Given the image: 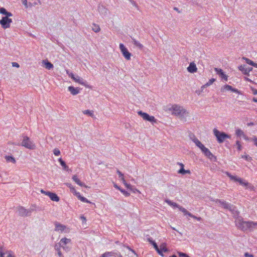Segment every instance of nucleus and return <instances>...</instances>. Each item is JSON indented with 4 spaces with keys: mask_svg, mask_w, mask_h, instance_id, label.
Listing matches in <instances>:
<instances>
[{
    "mask_svg": "<svg viewBox=\"0 0 257 257\" xmlns=\"http://www.w3.org/2000/svg\"><path fill=\"white\" fill-rule=\"evenodd\" d=\"M252 141L254 142V145H255L257 147V138L254 137L253 138Z\"/></svg>",
    "mask_w": 257,
    "mask_h": 257,
    "instance_id": "60",
    "label": "nucleus"
},
{
    "mask_svg": "<svg viewBox=\"0 0 257 257\" xmlns=\"http://www.w3.org/2000/svg\"><path fill=\"white\" fill-rule=\"evenodd\" d=\"M202 152H203L204 150V149H206V147L202 144L200 146L198 147Z\"/></svg>",
    "mask_w": 257,
    "mask_h": 257,
    "instance_id": "57",
    "label": "nucleus"
},
{
    "mask_svg": "<svg viewBox=\"0 0 257 257\" xmlns=\"http://www.w3.org/2000/svg\"><path fill=\"white\" fill-rule=\"evenodd\" d=\"M171 110L173 114L179 116L181 118H184L186 114V115L188 114V112L186 109L182 106L177 104L173 105Z\"/></svg>",
    "mask_w": 257,
    "mask_h": 257,
    "instance_id": "2",
    "label": "nucleus"
},
{
    "mask_svg": "<svg viewBox=\"0 0 257 257\" xmlns=\"http://www.w3.org/2000/svg\"><path fill=\"white\" fill-rule=\"evenodd\" d=\"M202 153H204V154L210 160H212L213 158L215 159V156L207 148H206V149H204V150L202 152Z\"/></svg>",
    "mask_w": 257,
    "mask_h": 257,
    "instance_id": "12",
    "label": "nucleus"
},
{
    "mask_svg": "<svg viewBox=\"0 0 257 257\" xmlns=\"http://www.w3.org/2000/svg\"><path fill=\"white\" fill-rule=\"evenodd\" d=\"M134 7L138 8V5L134 0H128Z\"/></svg>",
    "mask_w": 257,
    "mask_h": 257,
    "instance_id": "53",
    "label": "nucleus"
},
{
    "mask_svg": "<svg viewBox=\"0 0 257 257\" xmlns=\"http://www.w3.org/2000/svg\"><path fill=\"white\" fill-rule=\"evenodd\" d=\"M245 65H240L238 68L243 74L249 75V73L252 70V67H245Z\"/></svg>",
    "mask_w": 257,
    "mask_h": 257,
    "instance_id": "11",
    "label": "nucleus"
},
{
    "mask_svg": "<svg viewBox=\"0 0 257 257\" xmlns=\"http://www.w3.org/2000/svg\"><path fill=\"white\" fill-rule=\"evenodd\" d=\"M214 70L217 74H218L222 79H225L226 81L227 80V76L224 73L222 69L215 68Z\"/></svg>",
    "mask_w": 257,
    "mask_h": 257,
    "instance_id": "13",
    "label": "nucleus"
},
{
    "mask_svg": "<svg viewBox=\"0 0 257 257\" xmlns=\"http://www.w3.org/2000/svg\"><path fill=\"white\" fill-rule=\"evenodd\" d=\"M245 257H254L252 254H249L248 252H245L244 253Z\"/></svg>",
    "mask_w": 257,
    "mask_h": 257,
    "instance_id": "59",
    "label": "nucleus"
},
{
    "mask_svg": "<svg viewBox=\"0 0 257 257\" xmlns=\"http://www.w3.org/2000/svg\"><path fill=\"white\" fill-rule=\"evenodd\" d=\"M112 254L113 253L112 252H105L100 257H108L111 256Z\"/></svg>",
    "mask_w": 257,
    "mask_h": 257,
    "instance_id": "39",
    "label": "nucleus"
},
{
    "mask_svg": "<svg viewBox=\"0 0 257 257\" xmlns=\"http://www.w3.org/2000/svg\"><path fill=\"white\" fill-rule=\"evenodd\" d=\"M12 16L13 15L11 13L7 11L6 15H5V17H8V18H9V17H12Z\"/></svg>",
    "mask_w": 257,
    "mask_h": 257,
    "instance_id": "61",
    "label": "nucleus"
},
{
    "mask_svg": "<svg viewBox=\"0 0 257 257\" xmlns=\"http://www.w3.org/2000/svg\"><path fill=\"white\" fill-rule=\"evenodd\" d=\"M138 113L139 115H140L144 120H145L146 117L148 116V114L145 112H143L142 111H139Z\"/></svg>",
    "mask_w": 257,
    "mask_h": 257,
    "instance_id": "34",
    "label": "nucleus"
},
{
    "mask_svg": "<svg viewBox=\"0 0 257 257\" xmlns=\"http://www.w3.org/2000/svg\"><path fill=\"white\" fill-rule=\"evenodd\" d=\"M55 231H61V232L63 231H64L65 232H69V230H68V228H67L66 226L63 225L59 222H56L55 223Z\"/></svg>",
    "mask_w": 257,
    "mask_h": 257,
    "instance_id": "9",
    "label": "nucleus"
},
{
    "mask_svg": "<svg viewBox=\"0 0 257 257\" xmlns=\"http://www.w3.org/2000/svg\"><path fill=\"white\" fill-rule=\"evenodd\" d=\"M121 180L122 181V183L124 184V185H125V186L126 187H127V188H131V185L127 184L126 182V181H125V180L124 178H122Z\"/></svg>",
    "mask_w": 257,
    "mask_h": 257,
    "instance_id": "43",
    "label": "nucleus"
},
{
    "mask_svg": "<svg viewBox=\"0 0 257 257\" xmlns=\"http://www.w3.org/2000/svg\"><path fill=\"white\" fill-rule=\"evenodd\" d=\"M119 49L124 57L127 60H130L131 54L128 52L127 49L124 46V45L123 44L120 43L119 44Z\"/></svg>",
    "mask_w": 257,
    "mask_h": 257,
    "instance_id": "8",
    "label": "nucleus"
},
{
    "mask_svg": "<svg viewBox=\"0 0 257 257\" xmlns=\"http://www.w3.org/2000/svg\"><path fill=\"white\" fill-rule=\"evenodd\" d=\"M12 66L17 68L20 67L19 64L17 62H12Z\"/></svg>",
    "mask_w": 257,
    "mask_h": 257,
    "instance_id": "56",
    "label": "nucleus"
},
{
    "mask_svg": "<svg viewBox=\"0 0 257 257\" xmlns=\"http://www.w3.org/2000/svg\"><path fill=\"white\" fill-rule=\"evenodd\" d=\"M60 244H56L55 245V249L57 251V253L58 254V255L59 256V257H64L63 255H62V253L61 252V251H60Z\"/></svg>",
    "mask_w": 257,
    "mask_h": 257,
    "instance_id": "28",
    "label": "nucleus"
},
{
    "mask_svg": "<svg viewBox=\"0 0 257 257\" xmlns=\"http://www.w3.org/2000/svg\"><path fill=\"white\" fill-rule=\"evenodd\" d=\"M92 29L95 33H98L100 31V28L99 26L95 24H93Z\"/></svg>",
    "mask_w": 257,
    "mask_h": 257,
    "instance_id": "31",
    "label": "nucleus"
},
{
    "mask_svg": "<svg viewBox=\"0 0 257 257\" xmlns=\"http://www.w3.org/2000/svg\"><path fill=\"white\" fill-rule=\"evenodd\" d=\"M197 67L195 64L193 62L189 64V66L187 68V70L188 72L193 73L197 71Z\"/></svg>",
    "mask_w": 257,
    "mask_h": 257,
    "instance_id": "14",
    "label": "nucleus"
},
{
    "mask_svg": "<svg viewBox=\"0 0 257 257\" xmlns=\"http://www.w3.org/2000/svg\"><path fill=\"white\" fill-rule=\"evenodd\" d=\"M72 179L78 185H79L81 187H85L86 188L87 187V186L85 185L84 183L81 182V181L77 178L76 175H74L72 177Z\"/></svg>",
    "mask_w": 257,
    "mask_h": 257,
    "instance_id": "18",
    "label": "nucleus"
},
{
    "mask_svg": "<svg viewBox=\"0 0 257 257\" xmlns=\"http://www.w3.org/2000/svg\"><path fill=\"white\" fill-rule=\"evenodd\" d=\"M98 11L102 17L106 16L108 13V10L103 5L98 6Z\"/></svg>",
    "mask_w": 257,
    "mask_h": 257,
    "instance_id": "10",
    "label": "nucleus"
},
{
    "mask_svg": "<svg viewBox=\"0 0 257 257\" xmlns=\"http://www.w3.org/2000/svg\"><path fill=\"white\" fill-rule=\"evenodd\" d=\"M252 93L254 95H257V90L255 89H252Z\"/></svg>",
    "mask_w": 257,
    "mask_h": 257,
    "instance_id": "64",
    "label": "nucleus"
},
{
    "mask_svg": "<svg viewBox=\"0 0 257 257\" xmlns=\"http://www.w3.org/2000/svg\"><path fill=\"white\" fill-rule=\"evenodd\" d=\"M17 212L20 216L25 217L30 216L33 209H26L24 207L19 206L17 208Z\"/></svg>",
    "mask_w": 257,
    "mask_h": 257,
    "instance_id": "6",
    "label": "nucleus"
},
{
    "mask_svg": "<svg viewBox=\"0 0 257 257\" xmlns=\"http://www.w3.org/2000/svg\"><path fill=\"white\" fill-rule=\"evenodd\" d=\"M58 161L60 162L61 165L63 167V169L66 171H68V167L67 166L65 162L61 158H59Z\"/></svg>",
    "mask_w": 257,
    "mask_h": 257,
    "instance_id": "26",
    "label": "nucleus"
},
{
    "mask_svg": "<svg viewBox=\"0 0 257 257\" xmlns=\"http://www.w3.org/2000/svg\"><path fill=\"white\" fill-rule=\"evenodd\" d=\"M66 73L69 77L73 79L75 75L72 72H70L69 70H66Z\"/></svg>",
    "mask_w": 257,
    "mask_h": 257,
    "instance_id": "47",
    "label": "nucleus"
},
{
    "mask_svg": "<svg viewBox=\"0 0 257 257\" xmlns=\"http://www.w3.org/2000/svg\"><path fill=\"white\" fill-rule=\"evenodd\" d=\"M226 174L227 176L232 180H233L235 182H238L239 184L245 186L246 188H249L250 190H252L253 188V186L251 185L250 184L245 182L244 180L240 178L237 177V176L232 175L228 172H226Z\"/></svg>",
    "mask_w": 257,
    "mask_h": 257,
    "instance_id": "3",
    "label": "nucleus"
},
{
    "mask_svg": "<svg viewBox=\"0 0 257 257\" xmlns=\"http://www.w3.org/2000/svg\"><path fill=\"white\" fill-rule=\"evenodd\" d=\"M244 133H243V132L239 128H237L235 131V135L237 137H242L244 135Z\"/></svg>",
    "mask_w": 257,
    "mask_h": 257,
    "instance_id": "32",
    "label": "nucleus"
},
{
    "mask_svg": "<svg viewBox=\"0 0 257 257\" xmlns=\"http://www.w3.org/2000/svg\"><path fill=\"white\" fill-rule=\"evenodd\" d=\"M181 211H182L185 215H188L190 213L189 212H188L185 208H183V207L180 206V207L178 208Z\"/></svg>",
    "mask_w": 257,
    "mask_h": 257,
    "instance_id": "37",
    "label": "nucleus"
},
{
    "mask_svg": "<svg viewBox=\"0 0 257 257\" xmlns=\"http://www.w3.org/2000/svg\"><path fill=\"white\" fill-rule=\"evenodd\" d=\"M194 143L198 147L202 144V143L199 141L198 139H194Z\"/></svg>",
    "mask_w": 257,
    "mask_h": 257,
    "instance_id": "41",
    "label": "nucleus"
},
{
    "mask_svg": "<svg viewBox=\"0 0 257 257\" xmlns=\"http://www.w3.org/2000/svg\"><path fill=\"white\" fill-rule=\"evenodd\" d=\"M215 79L214 78L210 79L208 82H207L205 84L203 85V87H207L211 85L214 81Z\"/></svg>",
    "mask_w": 257,
    "mask_h": 257,
    "instance_id": "35",
    "label": "nucleus"
},
{
    "mask_svg": "<svg viewBox=\"0 0 257 257\" xmlns=\"http://www.w3.org/2000/svg\"><path fill=\"white\" fill-rule=\"evenodd\" d=\"M145 120L149 121L152 123H157V119H156L154 116H150L149 114L146 117Z\"/></svg>",
    "mask_w": 257,
    "mask_h": 257,
    "instance_id": "23",
    "label": "nucleus"
},
{
    "mask_svg": "<svg viewBox=\"0 0 257 257\" xmlns=\"http://www.w3.org/2000/svg\"><path fill=\"white\" fill-rule=\"evenodd\" d=\"M188 216H189L190 217H192V218H193L194 219H197V216L193 215L192 214H191V213H190L189 214H188Z\"/></svg>",
    "mask_w": 257,
    "mask_h": 257,
    "instance_id": "62",
    "label": "nucleus"
},
{
    "mask_svg": "<svg viewBox=\"0 0 257 257\" xmlns=\"http://www.w3.org/2000/svg\"><path fill=\"white\" fill-rule=\"evenodd\" d=\"M202 152H203L204 150V149H206V147L202 144L200 146L198 147Z\"/></svg>",
    "mask_w": 257,
    "mask_h": 257,
    "instance_id": "58",
    "label": "nucleus"
},
{
    "mask_svg": "<svg viewBox=\"0 0 257 257\" xmlns=\"http://www.w3.org/2000/svg\"><path fill=\"white\" fill-rule=\"evenodd\" d=\"M215 202L219 203L222 208L228 209L232 214L233 217L236 218L235 222L237 227L243 231L247 230H252L257 226V223L253 221H246L241 217H238L239 212L236 207L223 200L216 199Z\"/></svg>",
    "mask_w": 257,
    "mask_h": 257,
    "instance_id": "1",
    "label": "nucleus"
},
{
    "mask_svg": "<svg viewBox=\"0 0 257 257\" xmlns=\"http://www.w3.org/2000/svg\"><path fill=\"white\" fill-rule=\"evenodd\" d=\"M178 173L182 174H190L191 172L189 170H185L184 169V165H182V168L179 170Z\"/></svg>",
    "mask_w": 257,
    "mask_h": 257,
    "instance_id": "25",
    "label": "nucleus"
},
{
    "mask_svg": "<svg viewBox=\"0 0 257 257\" xmlns=\"http://www.w3.org/2000/svg\"><path fill=\"white\" fill-rule=\"evenodd\" d=\"M165 202L166 203H168V205H170V206H172L173 207H177L178 208H179V207H180V205L177 204L175 202H173L172 201H171V200H168V199H166L165 200Z\"/></svg>",
    "mask_w": 257,
    "mask_h": 257,
    "instance_id": "27",
    "label": "nucleus"
},
{
    "mask_svg": "<svg viewBox=\"0 0 257 257\" xmlns=\"http://www.w3.org/2000/svg\"><path fill=\"white\" fill-rule=\"evenodd\" d=\"M40 192L43 193V194H44L47 196H48L49 197L50 196V194H51L52 192H50L49 191H44V190L43 189H41Z\"/></svg>",
    "mask_w": 257,
    "mask_h": 257,
    "instance_id": "49",
    "label": "nucleus"
},
{
    "mask_svg": "<svg viewBox=\"0 0 257 257\" xmlns=\"http://www.w3.org/2000/svg\"><path fill=\"white\" fill-rule=\"evenodd\" d=\"M5 159H6L7 162H11V163H13L14 164H15L16 163L15 159L13 157H12V156H5Z\"/></svg>",
    "mask_w": 257,
    "mask_h": 257,
    "instance_id": "29",
    "label": "nucleus"
},
{
    "mask_svg": "<svg viewBox=\"0 0 257 257\" xmlns=\"http://www.w3.org/2000/svg\"><path fill=\"white\" fill-rule=\"evenodd\" d=\"M54 154L55 156H59L60 155V151L57 148H55L53 151Z\"/></svg>",
    "mask_w": 257,
    "mask_h": 257,
    "instance_id": "42",
    "label": "nucleus"
},
{
    "mask_svg": "<svg viewBox=\"0 0 257 257\" xmlns=\"http://www.w3.org/2000/svg\"><path fill=\"white\" fill-rule=\"evenodd\" d=\"M75 195L81 201H82L83 202L90 203V202L87 199H86L84 197H83V196H81V195H80L79 192L75 191Z\"/></svg>",
    "mask_w": 257,
    "mask_h": 257,
    "instance_id": "17",
    "label": "nucleus"
},
{
    "mask_svg": "<svg viewBox=\"0 0 257 257\" xmlns=\"http://www.w3.org/2000/svg\"><path fill=\"white\" fill-rule=\"evenodd\" d=\"M8 253V257H14V255L13 254L12 251H9Z\"/></svg>",
    "mask_w": 257,
    "mask_h": 257,
    "instance_id": "63",
    "label": "nucleus"
},
{
    "mask_svg": "<svg viewBox=\"0 0 257 257\" xmlns=\"http://www.w3.org/2000/svg\"><path fill=\"white\" fill-rule=\"evenodd\" d=\"M49 197L51 199V200L54 201L58 202L60 200L59 197L57 196V195L52 192L51 194H50Z\"/></svg>",
    "mask_w": 257,
    "mask_h": 257,
    "instance_id": "22",
    "label": "nucleus"
},
{
    "mask_svg": "<svg viewBox=\"0 0 257 257\" xmlns=\"http://www.w3.org/2000/svg\"><path fill=\"white\" fill-rule=\"evenodd\" d=\"M132 43L135 45L136 46L138 47L140 49H142L143 48V45L141 44L139 42L137 41L135 39L132 38Z\"/></svg>",
    "mask_w": 257,
    "mask_h": 257,
    "instance_id": "24",
    "label": "nucleus"
},
{
    "mask_svg": "<svg viewBox=\"0 0 257 257\" xmlns=\"http://www.w3.org/2000/svg\"><path fill=\"white\" fill-rule=\"evenodd\" d=\"M154 246V247L155 248V249L156 250V251H157V252L161 255H163V254L162 253V251H161V250L159 249V247H158V245L156 243H154V245H153Z\"/></svg>",
    "mask_w": 257,
    "mask_h": 257,
    "instance_id": "36",
    "label": "nucleus"
},
{
    "mask_svg": "<svg viewBox=\"0 0 257 257\" xmlns=\"http://www.w3.org/2000/svg\"><path fill=\"white\" fill-rule=\"evenodd\" d=\"M237 147V149L238 151H240L242 149V147H241V145L240 143V142L237 140L236 141V145H235Z\"/></svg>",
    "mask_w": 257,
    "mask_h": 257,
    "instance_id": "40",
    "label": "nucleus"
},
{
    "mask_svg": "<svg viewBox=\"0 0 257 257\" xmlns=\"http://www.w3.org/2000/svg\"><path fill=\"white\" fill-rule=\"evenodd\" d=\"M20 145L30 150H34L36 148L35 144L27 136L23 137Z\"/></svg>",
    "mask_w": 257,
    "mask_h": 257,
    "instance_id": "5",
    "label": "nucleus"
},
{
    "mask_svg": "<svg viewBox=\"0 0 257 257\" xmlns=\"http://www.w3.org/2000/svg\"><path fill=\"white\" fill-rule=\"evenodd\" d=\"M23 4L25 6V8H28V4L27 2V0H21Z\"/></svg>",
    "mask_w": 257,
    "mask_h": 257,
    "instance_id": "52",
    "label": "nucleus"
},
{
    "mask_svg": "<svg viewBox=\"0 0 257 257\" xmlns=\"http://www.w3.org/2000/svg\"><path fill=\"white\" fill-rule=\"evenodd\" d=\"M159 249L162 251V253L163 252H166L168 251V249L165 246L164 244H162L160 245Z\"/></svg>",
    "mask_w": 257,
    "mask_h": 257,
    "instance_id": "38",
    "label": "nucleus"
},
{
    "mask_svg": "<svg viewBox=\"0 0 257 257\" xmlns=\"http://www.w3.org/2000/svg\"><path fill=\"white\" fill-rule=\"evenodd\" d=\"M7 12V11L4 8H0V13L1 14H3V15H6Z\"/></svg>",
    "mask_w": 257,
    "mask_h": 257,
    "instance_id": "46",
    "label": "nucleus"
},
{
    "mask_svg": "<svg viewBox=\"0 0 257 257\" xmlns=\"http://www.w3.org/2000/svg\"><path fill=\"white\" fill-rule=\"evenodd\" d=\"M74 81H75L76 82H77L81 85H85V81L83 80V79H82L81 77H80V76L77 75V76H75V77H74L73 79Z\"/></svg>",
    "mask_w": 257,
    "mask_h": 257,
    "instance_id": "19",
    "label": "nucleus"
},
{
    "mask_svg": "<svg viewBox=\"0 0 257 257\" xmlns=\"http://www.w3.org/2000/svg\"><path fill=\"white\" fill-rule=\"evenodd\" d=\"M71 242V239L67 238H62L59 242L60 245H67Z\"/></svg>",
    "mask_w": 257,
    "mask_h": 257,
    "instance_id": "21",
    "label": "nucleus"
},
{
    "mask_svg": "<svg viewBox=\"0 0 257 257\" xmlns=\"http://www.w3.org/2000/svg\"><path fill=\"white\" fill-rule=\"evenodd\" d=\"M67 186H68L72 191V192L74 193V194H75V191H76L75 190V188L73 186H72V185L70 184H68Z\"/></svg>",
    "mask_w": 257,
    "mask_h": 257,
    "instance_id": "50",
    "label": "nucleus"
},
{
    "mask_svg": "<svg viewBox=\"0 0 257 257\" xmlns=\"http://www.w3.org/2000/svg\"><path fill=\"white\" fill-rule=\"evenodd\" d=\"M82 112H83V113L84 114L89 115V116H90L92 117H94L93 111L92 110H90L87 109V110H85L83 111Z\"/></svg>",
    "mask_w": 257,
    "mask_h": 257,
    "instance_id": "30",
    "label": "nucleus"
},
{
    "mask_svg": "<svg viewBox=\"0 0 257 257\" xmlns=\"http://www.w3.org/2000/svg\"><path fill=\"white\" fill-rule=\"evenodd\" d=\"M189 137H190V139H191V140L193 142H194V139H197V138H196V137L195 136V135H194V134H190V135H189Z\"/></svg>",
    "mask_w": 257,
    "mask_h": 257,
    "instance_id": "54",
    "label": "nucleus"
},
{
    "mask_svg": "<svg viewBox=\"0 0 257 257\" xmlns=\"http://www.w3.org/2000/svg\"><path fill=\"white\" fill-rule=\"evenodd\" d=\"M120 190V191H121V192H122V193H123V194L124 196H128L130 195V194L128 192H127L126 191H125V190H123V189H121V188L120 189V190Z\"/></svg>",
    "mask_w": 257,
    "mask_h": 257,
    "instance_id": "45",
    "label": "nucleus"
},
{
    "mask_svg": "<svg viewBox=\"0 0 257 257\" xmlns=\"http://www.w3.org/2000/svg\"><path fill=\"white\" fill-rule=\"evenodd\" d=\"M68 90L70 93L73 95H76L79 93L80 89L78 88H75L73 86H70L68 87Z\"/></svg>",
    "mask_w": 257,
    "mask_h": 257,
    "instance_id": "16",
    "label": "nucleus"
},
{
    "mask_svg": "<svg viewBox=\"0 0 257 257\" xmlns=\"http://www.w3.org/2000/svg\"><path fill=\"white\" fill-rule=\"evenodd\" d=\"M213 133L219 143H222L226 139L230 138V136L224 132H221L216 128L213 130Z\"/></svg>",
    "mask_w": 257,
    "mask_h": 257,
    "instance_id": "4",
    "label": "nucleus"
},
{
    "mask_svg": "<svg viewBox=\"0 0 257 257\" xmlns=\"http://www.w3.org/2000/svg\"><path fill=\"white\" fill-rule=\"evenodd\" d=\"M242 59L245 60V62L247 64H248L249 65H250L251 66H253V64H254V62H253L252 61L250 60V59H249L248 58H246V57H243L242 58Z\"/></svg>",
    "mask_w": 257,
    "mask_h": 257,
    "instance_id": "33",
    "label": "nucleus"
},
{
    "mask_svg": "<svg viewBox=\"0 0 257 257\" xmlns=\"http://www.w3.org/2000/svg\"><path fill=\"white\" fill-rule=\"evenodd\" d=\"M9 251H6V253H4L2 252V247L0 246V257H4L5 254H8V255H9ZM8 257V256H7Z\"/></svg>",
    "mask_w": 257,
    "mask_h": 257,
    "instance_id": "44",
    "label": "nucleus"
},
{
    "mask_svg": "<svg viewBox=\"0 0 257 257\" xmlns=\"http://www.w3.org/2000/svg\"><path fill=\"white\" fill-rule=\"evenodd\" d=\"M43 63L45 65V68L48 70H50L53 68V65L48 60H43Z\"/></svg>",
    "mask_w": 257,
    "mask_h": 257,
    "instance_id": "20",
    "label": "nucleus"
},
{
    "mask_svg": "<svg viewBox=\"0 0 257 257\" xmlns=\"http://www.w3.org/2000/svg\"><path fill=\"white\" fill-rule=\"evenodd\" d=\"M224 90H231L234 92H239L237 89L233 88L231 86L229 85H225L223 87L221 88V91H224Z\"/></svg>",
    "mask_w": 257,
    "mask_h": 257,
    "instance_id": "15",
    "label": "nucleus"
},
{
    "mask_svg": "<svg viewBox=\"0 0 257 257\" xmlns=\"http://www.w3.org/2000/svg\"><path fill=\"white\" fill-rule=\"evenodd\" d=\"M117 173L118 175V177L120 179V180L124 178L123 174L118 170H117Z\"/></svg>",
    "mask_w": 257,
    "mask_h": 257,
    "instance_id": "48",
    "label": "nucleus"
},
{
    "mask_svg": "<svg viewBox=\"0 0 257 257\" xmlns=\"http://www.w3.org/2000/svg\"><path fill=\"white\" fill-rule=\"evenodd\" d=\"M242 137L244 138L245 140H251L252 141L253 138H249L248 137H247L245 134L242 136Z\"/></svg>",
    "mask_w": 257,
    "mask_h": 257,
    "instance_id": "55",
    "label": "nucleus"
},
{
    "mask_svg": "<svg viewBox=\"0 0 257 257\" xmlns=\"http://www.w3.org/2000/svg\"><path fill=\"white\" fill-rule=\"evenodd\" d=\"M65 251H68L70 250V247L67 246L66 245H60Z\"/></svg>",
    "mask_w": 257,
    "mask_h": 257,
    "instance_id": "51",
    "label": "nucleus"
},
{
    "mask_svg": "<svg viewBox=\"0 0 257 257\" xmlns=\"http://www.w3.org/2000/svg\"><path fill=\"white\" fill-rule=\"evenodd\" d=\"M12 23V20L8 18V17H3L0 20V24L4 29L9 28Z\"/></svg>",
    "mask_w": 257,
    "mask_h": 257,
    "instance_id": "7",
    "label": "nucleus"
}]
</instances>
